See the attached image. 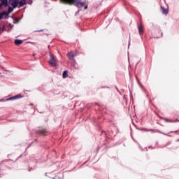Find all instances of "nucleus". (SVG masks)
I'll return each mask as SVG.
<instances>
[{
	"instance_id": "f257e3e1",
	"label": "nucleus",
	"mask_w": 179,
	"mask_h": 179,
	"mask_svg": "<svg viewBox=\"0 0 179 179\" xmlns=\"http://www.w3.org/2000/svg\"><path fill=\"white\" fill-rule=\"evenodd\" d=\"M69 5H74V6H77V8H83L86 3L82 2L81 0H68Z\"/></svg>"
},
{
	"instance_id": "f03ea898",
	"label": "nucleus",
	"mask_w": 179,
	"mask_h": 179,
	"mask_svg": "<svg viewBox=\"0 0 179 179\" xmlns=\"http://www.w3.org/2000/svg\"><path fill=\"white\" fill-rule=\"evenodd\" d=\"M12 12H13V8L12 7H9L8 9V12L4 11L3 13H0V20H1V19H3V16L4 19H9V13H12Z\"/></svg>"
},
{
	"instance_id": "7ed1b4c3",
	"label": "nucleus",
	"mask_w": 179,
	"mask_h": 179,
	"mask_svg": "<svg viewBox=\"0 0 179 179\" xmlns=\"http://www.w3.org/2000/svg\"><path fill=\"white\" fill-rule=\"evenodd\" d=\"M8 1H9L10 5H11V6H13L14 9H15V8H17V5H19V0H8Z\"/></svg>"
},
{
	"instance_id": "20e7f679",
	"label": "nucleus",
	"mask_w": 179,
	"mask_h": 179,
	"mask_svg": "<svg viewBox=\"0 0 179 179\" xmlns=\"http://www.w3.org/2000/svg\"><path fill=\"white\" fill-rule=\"evenodd\" d=\"M49 64L52 65V66H57V60H55V58L54 56H52V55H50Z\"/></svg>"
},
{
	"instance_id": "39448f33",
	"label": "nucleus",
	"mask_w": 179,
	"mask_h": 179,
	"mask_svg": "<svg viewBox=\"0 0 179 179\" xmlns=\"http://www.w3.org/2000/svg\"><path fill=\"white\" fill-rule=\"evenodd\" d=\"M38 134L40 135H43V136H45L46 135L48 134V131L45 129H41L38 131Z\"/></svg>"
},
{
	"instance_id": "423d86ee",
	"label": "nucleus",
	"mask_w": 179,
	"mask_h": 179,
	"mask_svg": "<svg viewBox=\"0 0 179 179\" xmlns=\"http://www.w3.org/2000/svg\"><path fill=\"white\" fill-rule=\"evenodd\" d=\"M138 33H139L140 36H143V24H140L138 26Z\"/></svg>"
},
{
	"instance_id": "0eeeda50",
	"label": "nucleus",
	"mask_w": 179,
	"mask_h": 179,
	"mask_svg": "<svg viewBox=\"0 0 179 179\" xmlns=\"http://www.w3.org/2000/svg\"><path fill=\"white\" fill-rule=\"evenodd\" d=\"M18 8H22L24 6V5H26V0H21L20 2L18 0Z\"/></svg>"
},
{
	"instance_id": "6e6552de",
	"label": "nucleus",
	"mask_w": 179,
	"mask_h": 179,
	"mask_svg": "<svg viewBox=\"0 0 179 179\" xmlns=\"http://www.w3.org/2000/svg\"><path fill=\"white\" fill-rule=\"evenodd\" d=\"M14 43L15 44V45H20V44H23V41L22 40H15Z\"/></svg>"
},
{
	"instance_id": "1a4fd4ad",
	"label": "nucleus",
	"mask_w": 179,
	"mask_h": 179,
	"mask_svg": "<svg viewBox=\"0 0 179 179\" xmlns=\"http://www.w3.org/2000/svg\"><path fill=\"white\" fill-rule=\"evenodd\" d=\"M161 9H162V13H163L164 15H167V13H169V10L164 8V7L162 6V7H161Z\"/></svg>"
},
{
	"instance_id": "9d476101",
	"label": "nucleus",
	"mask_w": 179,
	"mask_h": 179,
	"mask_svg": "<svg viewBox=\"0 0 179 179\" xmlns=\"http://www.w3.org/2000/svg\"><path fill=\"white\" fill-rule=\"evenodd\" d=\"M22 97L21 95H16L15 96H12L11 98H9L8 100H16V99H19Z\"/></svg>"
},
{
	"instance_id": "9b49d317",
	"label": "nucleus",
	"mask_w": 179,
	"mask_h": 179,
	"mask_svg": "<svg viewBox=\"0 0 179 179\" xmlns=\"http://www.w3.org/2000/svg\"><path fill=\"white\" fill-rule=\"evenodd\" d=\"M68 55H69V59H73V57H75L73 52H71L70 53H69Z\"/></svg>"
},
{
	"instance_id": "f8f14e48",
	"label": "nucleus",
	"mask_w": 179,
	"mask_h": 179,
	"mask_svg": "<svg viewBox=\"0 0 179 179\" xmlns=\"http://www.w3.org/2000/svg\"><path fill=\"white\" fill-rule=\"evenodd\" d=\"M68 78V71H64L63 73V79Z\"/></svg>"
},
{
	"instance_id": "ddd939ff",
	"label": "nucleus",
	"mask_w": 179,
	"mask_h": 179,
	"mask_svg": "<svg viewBox=\"0 0 179 179\" xmlns=\"http://www.w3.org/2000/svg\"><path fill=\"white\" fill-rule=\"evenodd\" d=\"M1 3L4 6H8V0H1Z\"/></svg>"
},
{
	"instance_id": "4468645a",
	"label": "nucleus",
	"mask_w": 179,
	"mask_h": 179,
	"mask_svg": "<svg viewBox=\"0 0 179 179\" xmlns=\"http://www.w3.org/2000/svg\"><path fill=\"white\" fill-rule=\"evenodd\" d=\"M165 122H177V120H170V119H165Z\"/></svg>"
},
{
	"instance_id": "2eb2a0df",
	"label": "nucleus",
	"mask_w": 179,
	"mask_h": 179,
	"mask_svg": "<svg viewBox=\"0 0 179 179\" xmlns=\"http://www.w3.org/2000/svg\"><path fill=\"white\" fill-rule=\"evenodd\" d=\"M60 2L64 5H68V0H61Z\"/></svg>"
},
{
	"instance_id": "dca6fc26",
	"label": "nucleus",
	"mask_w": 179,
	"mask_h": 179,
	"mask_svg": "<svg viewBox=\"0 0 179 179\" xmlns=\"http://www.w3.org/2000/svg\"><path fill=\"white\" fill-rule=\"evenodd\" d=\"M6 28V27L5 25H3V26L2 27V29H1L2 31H3Z\"/></svg>"
},
{
	"instance_id": "f3484780",
	"label": "nucleus",
	"mask_w": 179,
	"mask_h": 179,
	"mask_svg": "<svg viewBox=\"0 0 179 179\" xmlns=\"http://www.w3.org/2000/svg\"><path fill=\"white\" fill-rule=\"evenodd\" d=\"M3 5L2 3H0V9L2 8Z\"/></svg>"
},
{
	"instance_id": "a211bd4d",
	"label": "nucleus",
	"mask_w": 179,
	"mask_h": 179,
	"mask_svg": "<svg viewBox=\"0 0 179 179\" xmlns=\"http://www.w3.org/2000/svg\"><path fill=\"white\" fill-rule=\"evenodd\" d=\"M85 10L87 9V6H85Z\"/></svg>"
},
{
	"instance_id": "6ab92c4d",
	"label": "nucleus",
	"mask_w": 179,
	"mask_h": 179,
	"mask_svg": "<svg viewBox=\"0 0 179 179\" xmlns=\"http://www.w3.org/2000/svg\"><path fill=\"white\" fill-rule=\"evenodd\" d=\"M0 31H1V27H0Z\"/></svg>"
}]
</instances>
